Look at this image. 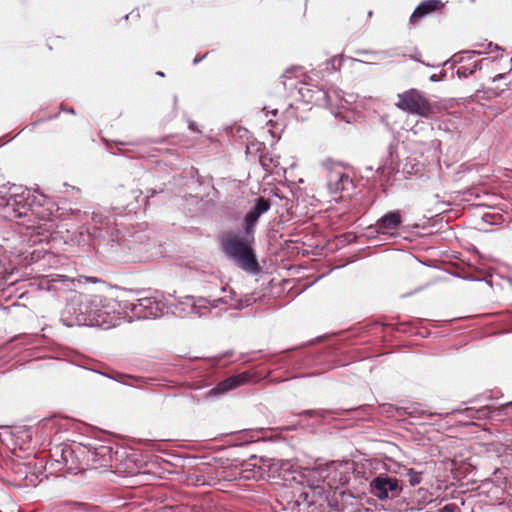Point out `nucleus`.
Masks as SVG:
<instances>
[{
    "label": "nucleus",
    "instance_id": "473e14b6",
    "mask_svg": "<svg viewBox=\"0 0 512 512\" xmlns=\"http://www.w3.org/2000/svg\"><path fill=\"white\" fill-rule=\"evenodd\" d=\"M364 173L366 174L367 177H369V174L373 173V167H371V166L364 167Z\"/></svg>",
    "mask_w": 512,
    "mask_h": 512
},
{
    "label": "nucleus",
    "instance_id": "a18cd8bd",
    "mask_svg": "<svg viewBox=\"0 0 512 512\" xmlns=\"http://www.w3.org/2000/svg\"><path fill=\"white\" fill-rule=\"evenodd\" d=\"M234 308H242L243 306L241 304H238V305H233Z\"/></svg>",
    "mask_w": 512,
    "mask_h": 512
},
{
    "label": "nucleus",
    "instance_id": "a878e982",
    "mask_svg": "<svg viewBox=\"0 0 512 512\" xmlns=\"http://www.w3.org/2000/svg\"><path fill=\"white\" fill-rule=\"evenodd\" d=\"M478 68L477 64H474L473 68L472 69H469V68H465V67H460L458 70H457V75L461 78V77H467L469 75H471L476 69Z\"/></svg>",
    "mask_w": 512,
    "mask_h": 512
},
{
    "label": "nucleus",
    "instance_id": "79ce46f5",
    "mask_svg": "<svg viewBox=\"0 0 512 512\" xmlns=\"http://www.w3.org/2000/svg\"><path fill=\"white\" fill-rule=\"evenodd\" d=\"M504 77V74H498L494 77V81L498 80V79H502Z\"/></svg>",
    "mask_w": 512,
    "mask_h": 512
},
{
    "label": "nucleus",
    "instance_id": "e433bc0d",
    "mask_svg": "<svg viewBox=\"0 0 512 512\" xmlns=\"http://www.w3.org/2000/svg\"><path fill=\"white\" fill-rule=\"evenodd\" d=\"M384 173V167L380 166L375 170V174L382 175Z\"/></svg>",
    "mask_w": 512,
    "mask_h": 512
},
{
    "label": "nucleus",
    "instance_id": "6e6552de",
    "mask_svg": "<svg viewBox=\"0 0 512 512\" xmlns=\"http://www.w3.org/2000/svg\"><path fill=\"white\" fill-rule=\"evenodd\" d=\"M121 309H130L138 319L158 318L164 314L166 305L153 296L139 298L137 302L124 301Z\"/></svg>",
    "mask_w": 512,
    "mask_h": 512
},
{
    "label": "nucleus",
    "instance_id": "49530a36",
    "mask_svg": "<svg viewBox=\"0 0 512 512\" xmlns=\"http://www.w3.org/2000/svg\"><path fill=\"white\" fill-rule=\"evenodd\" d=\"M57 116H58L57 114H56V115H53V116H49V117H48V119H54V118H56Z\"/></svg>",
    "mask_w": 512,
    "mask_h": 512
},
{
    "label": "nucleus",
    "instance_id": "bb28decb",
    "mask_svg": "<svg viewBox=\"0 0 512 512\" xmlns=\"http://www.w3.org/2000/svg\"><path fill=\"white\" fill-rule=\"evenodd\" d=\"M438 512H461L459 506L454 503L446 504L438 510Z\"/></svg>",
    "mask_w": 512,
    "mask_h": 512
},
{
    "label": "nucleus",
    "instance_id": "cd10ccee",
    "mask_svg": "<svg viewBox=\"0 0 512 512\" xmlns=\"http://www.w3.org/2000/svg\"><path fill=\"white\" fill-rule=\"evenodd\" d=\"M444 77H445V72L441 73L440 75L433 74L430 76L429 80L431 82H438V81L442 80Z\"/></svg>",
    "mask_w": 512,
    "mask_h": 512
},
{
    "label": "nucleus",
    "instance_id": "f3484780",
    "mask_svg": "<svg viewBox=\"0 0 512 512\" xmlns=\"http://www.w3.org/2000/svg\"><path fill=\"white\" fill-rule=\"evenodd\" d=\"M251 378L248 372H242L240 374L232 375L225 380L218 383L214 388L210 389L207 393L209 397L220 396L228 391H231L238 386L246 383Z\"/></svg>",
    "mask_w": 512,
    "mask_h": 512
},
{
    "label": "nucleus",
    "instance_id": "37998d69",
    "mask_svg": "<svg viewBox=\"0 0 512 512\" xmlns=\"http://www.w3.org/2000/svg\"><path fill=\"white\" fill-rule=\"evenodd\" d=\"M392 149H393V145L391 144V145L389 146V153H390V154H392Z\"/></svg>",
    "mask_w": 512,
    "mask_h": 512
},
{
    "label": "nucleus",
    "instance_id": "5701e85b",
    "mask_svg": "<svg viewBox=\"0 0 512 512\" xmlns=\"http://www.w3.org/2000/svg\"><path fill=\"white\" fill-rule=\"evenodd\" d=\"M344 62V57L342 55L334 56L331 59L327 60L325 63V70L329 72H335L340 70Z\"/></svg>",
    "mask_w": 512,
    "mask_h": 512
},
{
    "label": "nucleus",
    "instance_id": "de8ad7c7",
    "mask_svg": "<svg viewBox=\"0 0 512 512\" xmlns=\"http://www.w3.org/2000/svg\"><path fill=\"white\" fill-rule=\"evenodd\" d=\"M129 205H130L129 203H127V204H122V205H121V207H122V208H125V207H128Z\"/></svg>",
    "mask_w": 512,
    "mask_h": 512
},
{
    "label": "nucleus",
    "instance_id": "4be33fe9",
    "mask_svg": "<svg viewBox=\"0 0 512 512\" xmlns=\"http://www.w3.org/2000/svg\"><path fill=\"white\" fill-rule=\"evenodd\" d=\"M474 412H475V408L474 407H467V408H465L463 410L455 409V410H452L451 412H446V413H427L426 411H423V410L420 411V413L422 415H427L428 417H432L434 415H438V416H441V417H447L450 414L460 413V414H464L468 418L475 419L476 418V414H474Z\"/></svg>",
    "mask_w": 512,
    "mask_h": 512
},
{
    "label": "nucleus",
    "instance_id": "f257e3e1",
    "mask_svg": "<svg viewBox=\"0 0 512 512\" xmlns=\"http://www.w3.org/2000/svg\"><path fill=\"white\" fill-rule=\"evenodd\" d=\"M42 198V195L36 196L21 185L8 183L0 186V217L23 225L24 230L20 233L29 246L48 245L55 239L52 220L35 222L31 219L36 214L35 206H42Z\"/></svg>",
    "mask_w": 512,
    "mask_h": 512
},
{
    "label": "nucleus",
    "instance_id": "4468645a",
    "mask_svg": "<svg viewBox=\"0 0 512 512\" xmlns=\"http://www.w3.org/2000/svg\"><path fill=\"white\" fill-rule=\"evenodd\" d=\"M85 447L84 464L100 467L108 466L113 459V448L105 444H87Z\"/></svg>",
    "mask_w": 512,
    "mask_h": 512
},
{
    "label": "nucleus",
    "instance_id": "dca6fc26",
    "mask_svg": "<svg viewBox=\"0 0 512 512\" xmlns=\"http://www.w3.org/2000/svg\"><path fill=\"white\" fill-rule=\"evenodd\" d=\"M271 459L253 456L244 466L247 479H266L271 477L274 464Z\"/></svg>",
    "mask_w": 512,
    "mask_h": 512
},
{
    "label": "nucleus",
    "instance_id": "f8f14e48",
    "mask_svg": "<svg viewBox=\"0 0 512 512\" xmlns=\"http://www.w3.org/2000/svg\"><path fill=\"white\" fill-rule=\"evenodd\" d=\"M77 283H79V281H76L74 278L55 274L41 277L38 280V288L40 290L60 294L66 292H74L76 290Z\"/></svg>",
    "mask_w": 512,
    "mask_h": 512
},
{
    "label": "nucleus",
    "instance_id": "393cba45",
    "mask_svg": "<svg viewBox=\"0 0 512 512\" xmlns=\"http://www.w3.org/2000/svg\"><path fill=\"white\" fill-rule=\"evenodd\" d=\"M103 375L110 379H113L116 382H119V383H122L125 385L128 384L127 380L131 378V376H129L127 374H122V373H115L113 375H108V374H103Z\"/></svg>",
    "mask_w": 512,
    "mask_h": 512
},
{
    "label": "nucleus",
    "instance_id": "09e8293b",
    "mask_svg": "<svg viewBox=\"0 0 512 512\" xmlns=\"http://www.w3.org/2000/svg\"><path fill=\"white\" fill-rule=\"evenodd\" d=\"M177 104V96H174V105Z\"/></svg>",
    "mask_w": 512,
    "mask_h": 512
},
{
    "label": "nucleus",
    "instance_id": "aec40b11",
    "mask_svg": "<svg viewBox=\"0 0 512 512\" xmlns=\"http://www.w3.org/2000/svg\"><path fill=\"white\" fill-rule=\"evenodd\" d=\"M442 7L443 3L440 0H424L415 8L411 14L410 23H416L426 15L440 10Z\"/></svg>",
    "mask_w": 512,
    "mask_h": 512
},
{
    "label": "nucleus",
    "instance_id": "2eb2a0df",
    "mask_svg": "<svg viewBox=\"0 0 512 512\" xmlns=\"http://www.w3.org/2000/svg\"><path fill=\"white\" fill-rule=\"evenodd\" d=\"M270 201L264 197L256 199L254 206L245 214L243 231L245 234L255 236V227L259 218L270 209Z\"/></svg>",
    "mask_w": 512,
    "mask_h": 512
},
{
    "label": "nucleus",
    "instance_id": "ddd939ff",
    "mask_svg": "<svg viewBox=\"0 0 512 512\" xmlns=\"http://www.w3.org/2000/svg\"><path fill=\"white\" fill-rule=\"evenodd\" d=\"M84 452L85 447L81 444L71 445L66 443V449L63 454V461L60 466V471H65L69 474H77L84 470Z\"/></svg>",
    "mask_w": 512,
    "mask_h": 512
},
{
    "label": "nucleus",
    "instance_id": "c756f323",
    "mask_svg": "<svg viewBox=\"0 0 512 512\" xmlns=\"http://www.w3.org/2000/svg\"><path fill=\"white\" fill-rule=\"evenodd\" d=\"M206 56H207V53L202 56H196L193 60V64L196 65V64L200 63Z\"/></svg>",
    "mask_w": 512,
    "mask_h": 512
},
{
    "label": "nucleus",
    "instance_id": "2f4dec72",
    "mask_svg": "<svg viewBox=\"0 0 512 512\" xmlns=\"http://www.w3.org/2000/svg\"><path fill=\"white\" fill-rule=\"evenodd\" d=\"M61 110L64 111V112H67V113H70V114H75V111L73 108H66L64 107L63 105H61Z\"/></svg>",
    "mask_w": 512,
    "mask_h": 512
},
{
    "label": "nucleus",
    "instance_id": "7ed1b4c3",
    "mask_svg": "<svg viewBox=\"0 0 512 512\" xmlns=\"http://www.w3.org/2000/svg\"><path fill=\"white\" fill-rule=\"evenodd\" d=\"M285 481L294 482L300 489L293 492L291 499L283 504V509L289 512H300V506H311L319 499L327 498V487L332 488L335 481V464L330 468L305 467L294 469L289 467L282 475Z\"/></svg>",
    "mask_w": 512,
    "mask_h": 512
},
{
    "label": "nucleus",
    "instance_id": "c03bdc74",
    "mask_svg": "<svg viewBox=\"0 0 512 512\" xmlns=\"http://www.w3.org/2000/svg\"><path fill=\"white\" fill-rule=\"evenodd\" d=\"M157 75H159V76L163 77V76H164V73H163V72H161V71H159V72H157Z\"/></svg>",
    "mask_w": 512,
    "mask_h": 512
},
{
    "label": "nucleus",
    "instance_id": "c85d7f7f",
    "mask_svg": "<svg viewBox=\"0 0 512 512\" xmlns=\"http://www.w3.org/2000/svg\"><path fill=\"white\" fill-rule=\"evenodd\" d=\"M208 484L203 476H197L196 478V485H206Z\"/></svg>",
    "mask_w": 512,
    "mask_h": 512
},
{
    "label": "nucleus",
    "instance_id": "58836bf2",
    "mask_svg": "<svg viewBox=\"0 0 512 512\" xmlns=\"http://www.w3.org/2000/svg\"><path fill=\"white\" fill-rule=\"evenodd\" d=\"M452 60H453L454 62H462V61L464 60V57H463V56H461L459 59H457V55H454V56L452 57Z\"/></svg>",
    "mask_w": 512,
    "mask_h": 512
},
{
    "label": "nucleus",
    "instance_id": "72a5a7b5",
    "mask_svg": "<svg viewBox=\"0 0 512 512\" xmlns=\"http://www.w3.org/2000/svg\"><path fill=\"white\" fill-rule=\"evenodd\" d=\"M293 72H294V70H287L285 72V74L283 75V77L286 78V79H291Z\"/></svg>",
    "mask_w": 512,
    "mask_h": 512
},
{
    "label": "nucleus",
    "instance_id": "6ab92c4d",
    "mask_svg": "<svg viewBox=\"0 0 512 512\" xmlns=\"http://www.w3.org/2000/svg\"><path fill=\"white\" fill-rule=\"evenodd\" d=\"M187 301L191 304V313L201 316L203 315L202 309H212V308H218L222 304H227V301L224 298H216V299H206V298H199L195 299L192 296L187 297Z\"/></svg>",
    "mask_w": 512,
    "mask_h": 512
},
{
    "label": "nucleus",
    "instance_id": "a211bd4d",
    "mask_svg": "<svg viewBox=\"0 0 512 512\" xmlns=\"http://www.w3.org/2000/svg\"><path fill=\"white\" fill-rule=\"evenodd\" d=\"M512 408V402L506 403L500 407H491L489 405L482 406L478 409L475 408L474 414H476L477 420L483 419H494L500 420L503 416L507 415V410Z\"/></svg>",
    "mask_w": 512,
    "mask_h": 512
},
{
    "label": "nucleus",
    "instance_id": "0eeeda50",
    "mask_svg": "<svg viewBox=\"0 0 512 512\" xmlns=\"http://www.w3.org/2000/svg\"><path fill=\"white\" fill-rule=\"evenodd\" d=\"M396 107L409 114L429 118L434 113L432 103L417 89H409L400 93Z\"/></svg>",
    "mask_w": 512,
    "mask_h": 512
},
{
    "label": "nucleus",
    "instance_id": "412c9836",
    "mask_svg": "<svg viewBox=\"0 0 512 512\" xmlns=\"http://www.w3.org/2000/svg\"><path fill=\"white\" fill-rule=\"evenodd\" d=\"M66 449V443H60L50 448V460L48 462L49 467L54 471H60V466L63 461L64 450Z\"/></svg>",
    "mask_w": 512,
    "mask_h": 512
},
{
    "label": "nucleus",
    "instance_id": "39448f33",
    "mask_svg": "<svg viewBox=\"0 0 512 512\" xmlns=\"http://www.w3.org/2000/svg\"><path fill=\"white\" fill-rule=\"evenodd\" d=\"M221 250L230 261L250 274H257L260 266L255 252V236L229 230L219 237Z\"/></svg>",
    "mask_w": 512,
    "mask_h": 512
},
{
    "label": "nucleus",
    "instance_id": "9b49d317",
    "mask_svg": "<svg viewBox=\"0 0 512 512\" xmlns=\"http://www.w3.org/2000/svg\"><path fill=\"white\" fill-rule=\"evenodd\" d=\"M400 491L399 480L387 474H380L370 482V492L379 500L397 497Z\"/></svg>",
    "mask_w": 512,
    "mask_h": 512
},
{
    "label": "nucleus",
    "instance_id": "b1692460",
    "mask_svg": "<svg viewBox=\"0 0 512 512\" xmlns=\"http://www.w3.org/2000/svg\"><path fill=\"white\" fill-rule=\"evenodd\" d=\"M407 477L410 485L413 487L419 485L422 481V474L420 472L415 471L414 469L408 470Z\"/></svg>",
    "mask_w": 512,
    "mask_h": 512
},
{
    "label": "nucleus",
    "instance_id": "ea45409f",
    "mask_svg": "<svg viewBox=\"0 0 512 512\" xmlns=\"http://www.w3.org/2000/svg\"><path fill=\"white\" fill-rule=\"evenodd\" d=\"M147 192H148V197H149V196H154L157 193V190L149 189V190H147Z\"/></svg>",
    "mask_w": 512,
    "mask_h": 512
},
{
    "label": "nucleus",
    "instance_id": "c9c22d12",
    "mask_svg": "<svg viewBox=\"0 0 512 512\" xmlns=\"http://www.w3.org/2000/svg\"><path fill=\"white\" fill-rule=\"evenodd\" d=\"M396 411L399 416H403L405 414L406 409L405 408H396Z\"/></svg>",
    "mask_w": 512,
    "mask_h": 512
},
{
    "label": "nucleus",
    "instance_id": "4c0bfd02",
    "mask_svg": "<svg viewBox=\"0 0 512 512\" xmlns=\"http://www.w3.org/2000/svg\"><path fill=\"white\" fill-rule=\"evenodd\" d=\"M379 55L381 57H379L378 59H383L385 56H392V54L389 52H380Z\"/></svg>",
    "mask_w": 512,
    "mask_h": 512
},
{
    "label": "nucleus",
    "instance_id": "1a4fd4ad",
    "mask_svg": "<svg viewBox=\"0 0 512 512\" xmlns=\"http://www.w3.org/2000/svg\"><path fill=\"white\" fill-rule=\"evenodd\" d=\"M403 226V216L400 210H391L383 214L375 224L368 227L377 234L396 238Z\"/></svg>",
    "mask_w": 512,
    "mask_h": 512
},
{
    "label": "nucleus",
    "instance_id": "7c9ffc66",
    "mask_svg": "<svg viewBox=\"0 0 512 512\" xmlns=\"http://www.w3.org/2000/svg\"><path fill=\"white\" fill-rule=\"evenodd\" d=\"M141 194H142V192H141L140 190H133V191H131V196H132L135 200H137V199H138V197H140V196H141Z\"/></svg>",
    "mask_w": 512,
    "mask_h": 512
},
{
    "label": "nucleus",
    "instance_id": "a19ab883",
    "mask_svg": "<svg viewBox=\"0 0 512 512\" xmlns=\"http://www.w3.org/2000/svg\"><path fill=\"white\" fill-rule=\"evenodd\" d=\"M73 505H74L75 509H78V510H80L84 507L83 503H74Z\"/></svg>",
    "mask_w": 512,
    "mask_h": 512
},
{
    "label": "nucleus",
    "instance_id": "f03ea898",
    "mask_svg": "<svg viewBox=\"0 0 512 512\" xmlns=\"http://www.w3.org/2000/svg\"><path fill=\"white\" fill-rule=\"evenodd\" d=\"M121 303L100 294H74L68 299L61 319L68 326H97L108 329L120 320Z\"/></svg>",
    "mask_w": 512,
    "mask_h": 512
},
{
    "label": "nucleus",
    "instance_id": "9d476101",
    "mask_svg": "<svg viewBox=\"0 0 512 512\" xmlns=\"http://www.w3.org/2000/svg\"><path fill=\"white\" fill-rule=\"evenodd\" d=\"M302 100L316 106L326 107L333 113L332 95L329 91L308 83H300L297 87Z\"/></svg>",
    "mask_w": 512,
    "mask_h": 512
},
{
    "label": "nucleus",
    "instance_id": "f704fd0d",
    "mask_svg": "<svg viewBox=\"0 0 512 512\" xmlns=\"http://www.w3.org/2000/svg\"><path fill=\"white\" fill-rule=\"evenodd\" d=\"M188 127H189V129L191 131H196V124H195V122L190 121Z\"/></svg>",
    "mask_w": 512,
    "mask_h": 512
},
{
    "label": "nucleus",
    "instance_id": "20e7f679",
    "mask_svg": "<svg viewBox=\"0 0 512 512\" xmlns=\"http://www.w3.org/2000/svg\"><path fill=\"white\" fill-rule=\"evenodd\" d=\"M84 229L88 239L98 241L99 245L109 246L113 252H129L131 260H140L139 253L144 246L138 242L139 236L125 238L116 225L115 218L99 212L84 213Z\"/></svg>",
    "mask_w": 512,
    "mask_h": 512
},
{
    "label": "nucleus",
    "instance_id": "423d86ee",
    "mask_svg": "<svg viewBox=\"0 0 512 512\" xmlns=\"http://www.w3.org/2000/svg\"><path fill=\"white\" fill-rule=\"evenodd\" d=\"M321 165L327 172V188L333 200L342 198L343 192L353 188L352 179L340 163L326 159Z\"/></svg>",
    "mask_w": 512,
    "mask_h": 512
}]
</instances>
